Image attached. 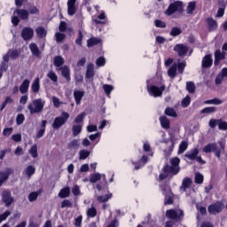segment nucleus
Listing matches in <instances>:
<instances>
[{
	"mask_svg": "<svg viewBox=\"0 0 227 227\" xmlns=\"http://www.w3.org/2000/svg\"><path fill=\"white\" fill-rule=\"evenodd\" d=\"M55 38H56L57 43H60V42H63V40H65V38H67V35H65V34L57 32L55 34Z\"/></svg>",
	"mask_w": 227,
	"mask_h": 227,
	"instance_id": "49",
	"label": "nucleus"
},
{
	"mask_svg": "<svg viewBox=\"0 0 227 227\" xmlns=\"http://www.w3.org/2000/svg\"><path fill=\"white\" fill-rule=\"evenodd\" d=\"M219 120H215V119H211L208 122V125L211 129H215V127H217V125H219Z\"/></svg>",
	"mask_w": 227,
	"mask_h": 227,
	"instance_id": "62",
	"label": "nucleus"
},
{
	"mask_svg": "<svg viewBox=\"0 0 227 227\" xmlns=\"http://www.w3.org/2000/svg\"><path fill=\"white\" fill-rule=\"evenodd\" d=\"M166 215L172 221H180L184 217V211L182 209H168Z\"/></svg>",
	"mask_w": 227,
	"mask_h": 227,
	"instance_id": "7",
	"label": "nucleus"
},
{
	"mask_svg": "<svg viewBox=\"0 0 227 227\" xmlns=\"http://www.w3.org/2000/svg\"><path fill=\"white\" fill-rule=\"evenodd\" d=\"M176 12L182 13L184 12V3L176 1L168 5V8L165 11L166 15H173Z\"/></svg>",
	"mask_w": 227,
	"mask_h": 227,
	"instance_id": "4",
	"label": "nucleus"
},
{
	"mask_svg": "<svg viewBox=\"0 0 227 227\" xmlns=\"http://www.w3.org/2000/svg\"><path fill=\"white\" fill-rule=\"evenodd\" d=\"M86 118V113H82L80 114L75 119H74V123H81L82 120Z\"/></svg>",
	"mask_w": 227,
	"mask_h": 227,
	"instance_id": "57",
	"label": "nucleus"
},
{
	"mask_svg": "<svg viewBox=\"0 0 227 227\" xmlns=\"http://www.w3.org/2000/svg\"><path fill=\"white\" fill-rule=\"evenodd\" d=\"M194 10H196V2H190L186 9L188 15H191Z\"/></svg>",
	"mask_w": 227,
	"mask_h": 227,
	"instance_id": "43",
	"label": "nucleus"
},
{
	"mask_svg": "<svg viewBox=\"0 0 227 227\" xmlns=\"http://www.w3.org/2000/svg\"><path fill=\"white\" fill-rule=\"evenodd\" d=\"M103 89L105 90V93H106V95H111V90L114 88H113V85L105 84V85H103Z\"/></svg>",
	"mask_w": 227,
	"mask_h": 227,
	"instance_id": "63",
	"label": "nucleus"
},
{
	"mask_svg": "<svg viewBox=\"0 0 227 227\" xmlns=\"http://www.w3.org/2000/svg\"><path fill=\"white\" fill-rule=\"evenodd\" d=\"M191 104V97L186 96L181 103L182 107H189V105Z\"/></svg>",
	"mask_w": 227,
	"mask_h": 227,
	"instance_id": "54",
	"label": "nucleus"
},
{
	"mask_svg": "<svg viewBox=\"0 0 227 227\" xmlns=\"http://www.w3.org/2000/svg\"><path fill=\"white\" fill-rule=\"evenodd\" d=\"M226 58V52L223 51L221 52V50H217L215 52V65L217 67L219 63H221V60L224 59Z\"/></svg>",
	"mask_w": 227,
	"mask_h": 227,
	"instance_id": "16",
	"label": "nucleus"
},
{
	"mask_svg": "<svg viewBox=\"0 0 227 227\" xmlns=\"http://www.w3.org/2000/svg\"><path fill=\"white\" fill-rule=\"evenodd\" d=\"M98 43H100V39L95 37L90 38L87 41L88 47H93L95 45H98Z\"/></svg>",
	"mask_w": 227,
	"mask_h": 227,
	"instance_id": "42",
	"label": "nucleus"
},
{
	"mask_svg": "<svg viewBox=\"0 0 227 227\" xmlns=\"http://www.w3.org/2000/svg\"><path fill=\"white\" fill-rule=\"evenodd\" d=\"M86 77L87 79H91L92 77H95V66L93 65V63H90L87 65Z\"/></svg>",
	"mask_w": 227,
	"mask_h": 227,
	"instance_id": "20",
	"label": "nucleus"
},
{
	"mask_svg": "<svg viewBox=\"0 0 227 227\" xmlns=\"http://www.w3.org/2000/svg\"><path fill=\"white\" fill-rule=\"evenodd\" d=\"M218 145H220V148L217 147L216 143L207 144L203 147L202 151L204 153H210L211 152H214L215 157H217V159H221V152L224 151V143L220 141L218 142Z\"/></svg>",
	"mask_w": 227,
	"mask_h": 227,
	"instance_id": "2",
	"label": "nucleus"
},
{
	"mask_svg": "<svg viewBox=\"0 0 227 227\" xmlns=\"http://www.w3.org/2000/svg\"><path fill=\"white\" fill-rule=\"evenodd\" d=\"M68 196H70V187L63 188L59 192V198H68Z\"/></svg>",
	"mask_w": 227,
	"mask_h": 227,
	"instance_id": "31",
	"label": "nucleus"
},
{
	"mask_svg": "<svg viewBox=\"0 0 227 227\" xmlns=\"http://www.w3.org/2000/svg\"><path fill=\"white\" fill-rule=\"evenodd\" d=\"M2 201L5 204V207H10L15 200L12 196V192L9 191H4L2 192Z\"/></svg>",
	"mask_w": 227,
	"mask_h": 227,
	"instance_id": "8",
	"label": "nucleus"
},
{
	"mask_svg": "<svg viewBox=\"0 0 227 227\" xmlns=\"http://www.w3.org/2000/svg\"><path fill=\"white\" fill-rule=\"evenodd\" d=\"M73 204L70 200H64L61 203V208H67V207H70L72 208Z\"/></svg>",
	"mask_w": 227,
	"mask_h": 227,
	"instance_id": "56",
	"label": "nucleus"
},
{
	"mask_svg": "<svg viewBox=\"0 0 227 227\" xmlns=\"http://www.w3.org/2000/svg\"><path fill=\"white\" fill-rule=\"evenodd\" d=\"M62 72V75L67 79V81H70V68L67 66H64L63 67L60 68Z\"/></svg>",
	"mask_w": 227,
	"mask_h": 227,
	"instance_id": "30",
	"label": "nucleus"
},
{
	"mask_svg": "<svg viewBox=\"0 0 227 227\" xmlns=\"http://www.w3.org/2000/svg\"><path fill=\"white\" fill-rule=\"evenodd\" d=\"M179 35H182V30L176 27H172V29L170 30V35L178 36Z\"/></svg>",
	"mask_w": 227,
	"mask_h": 227,
	"instance_id": "51",
	"label": "nucleus"
},
{
	"mask_svg": "<svg viewBox=\"0 0 227 227\" xmlns=\"http://www.w3.org/2000/svg\"><path fill=\"white\" fill-rule=\"evenodd\" d=\"M35 36V30L31 27H24L21 30V37L23 38V40L27 41V40H31V38H33Z\"/></svg>",
	"mask_w": 227,
	"mask_h": 227,
	"instance_id": "11",
	"label": "nucleus"
},
{
	"mask_svg": "<svg viewBox=\"0 0 227 227\" xmlns=\"http://www.w3.org/2000/svg\"><path fill=\"white\" fill-rule=\"evenodd\" d=\"M154 24H155L156 27H166V23H164L160 20H154Z\"/></svg>",
	"mask_w": 227,
	"mask_h": 227,
	"instance_id": "64",
	"label": "nucleus"
},
{
	"mask_svg": "<svg viewBox=\"0 0 227 227\" xmlns=\"http://www.w3.org/2000/svg\"><path fill=\"white\" fill-rule=\"evenodd\" d=\"M7 53L9 55V58L12 59H17V58H19L20 54L17 50H9Z\"/></svg>",
	"mask_w": 227,
	"mask_h": 227,
	"instance_id": "41",
	"label": "nucleus"
},
{
	"mask_svg": "<svg viewBox=\"0 0 227 227\" xmlns=\"http://www.w3.org/2000/svg\"><path fill=\"white\" fill-rule=\"evenodd\" d=\"M224 210V204L221 201H217L208 206L207 211L211 215H217Z\"/></svg>",
	"mask_w": 227,
	"mask_h": 227,
	"instance_id": "6",
	"label": "nucleus"
},
{
	"mask_svg": "<svg viewBox=\"0 0 227 227\" xmlns=\"http://www.w3.org/2000/svg\"><path fill=\"white\" fill-rule=\"evenodd\" d=\"M72 131H73L74 137H75L79 136L80 132L82 131V126L80 124L73 125Z\"/></svg>",
	"mask_w": 227,
	"mask_h": 227,
	"instance_id": "35",
	"label": "nucleus"
},
{
	"mask_svg": "<svg viewBox=\"0 0 227 227\" xmlns=\"http://www.w3.org/2000/svg\"><path fill=\"white\" fill-rule=\"evenodd\" d=\"M29 84H31V81L28 79H25L21 85L20 86V91L21 95H26L27 91H29Z\"/></svg>",
	"mask_w": 227,
	"mask_h": 227,
	"instance_id": "18",
	"label": "nucleus"
},
{
	"mask_svg": "<svg viewBox=\"0 0 227 227\" xmlns=\"http://www.w3.org/2000/svg\"><path fill=\"white\" fill-rule=\"evenodd\" d=\"M77 0H67V15L70 17L77 13Z\"/></svg>",
	"mask_w": 227,
	"mask_h": 227,
	"instance_id": "10",
	"label": "nucleus"
},
{
	"mask_svg": "<svg viewBox=\"0 0 227 227\" xmlns=\"http://www.w3.org/2000/svg\"><path fill=\"white\" fill-rule=\"evenodd\" d=\"M53 65L57 67H62V65H65V59L61 56L54 57Z\"/></svg>",
	"mask_w": 227,
	"mask_h": 227,
	"instance_id": "27",
	"label": "nucleus"
},
{
	"mask_svg": "<svg viewBox=\"0 0 227 227\" xmlns=\"http://www.w3.org/2000/svg\"><path fill=\"white\" fill-rule=\"evenodd\" d=\"M90 157V151L88 150H81L79 152V160H86Z\"/></svg>",
	"mask_w": 227,
	"mask_h": 227,
	"instance_id": "32",
	"label": "nucleus"
},
{
	"mask_svg": "<svg viewBox=\"0 0 227 227\" xmlns=\"http://www.w3.org/2000/svg\"><path fill=\"white\" fill-rule=\"evenodd\" d=\"M213 63L214 60L212 59V55H206L202 59V68H210Z\"/></svg>",
	"mask_w": 227,
	"mask_h": 227,
	"instance_id": "15",
	"label": "nucleus"
},
{
	"mask_svg": "<svg viewBox=\"0 0 227 227\" xmlns=\"http://www.w3.org/2000/svg\"><path fill=\"white\" fill-rule=\"evenodd\" d=\"M191 185H192V179H191L190 177H185L183 180L182 185L180 186L181 192H185V191H187V189H189Z\"/></svg>",
	"mask_w": 227,
	"mask_h": 227,
	"instance_id": "17",
	"label": "nucleus"
},
{
	"mask_svg": "<svg viewBox=\"0 0 227 227\" xmlns=\"http://www.w3.org/2000/svg\"><path fill=\"white\" fill-rule=\"evenodd\" d=\"M81 146V143L77 139H74L70 141V143L67 145V148L69 150H77Z\"/></svg>",
	"mask_w": 227,
	"mask_h": 227,
	"instance_id": "29",
	"label": "nucleus"
},
{
	"mask_svg": "<svg viewBox=\"0 0 227 227\" xmlns=\"http://www.w3.org/2000/svg\"><path fill=\"white\" fill-rule=\"evenodd\" d=\"M200 153V150L198 148L192 149L190 152L185 153V157L187 159H190V160H196V158L198 157Z\"/></svg>",
	"mask_w": 227,
	"mask_h": 227,
	"instance_id": "21",
	"label": "nucleus"
},
{
	"mask_svg": "<svg viewBox=\"0 0 227 227\" xmlns=\"http://www.w3.org/2000/svg\"><path fill=\"white\" fill-rule=\"evenodd\" d=\"M186 90L189 93H195L196 85L192 82H186Z\"/></svg>",
	"mask_w": 227,
	"mask_h": 227,
	"instance_id": "40",
	"label": "nucleus"
},
{
	"mask_svg": "<svg viewBox=\"0 0 227 227\" xmlns=\"http://www.w3.org/2000/svg\"><path fill=\"white\" fill-rule=\"evenodd\" d=\"M217 111V108L215 106H209L202 109L200 111L201 114H210L212 113H215Z\"/></svg>",
	"mask_w": 227,
	"mask_h": 227,
	"instance_id": "36",
	"label": "nucleus"
},
{
	"mask_svg": "<svg viewBox=\"0 0 227 227\" xmlns=\"http://www.w3.org/2000/svg\"><path fill=\"white\" fill-rule=\"evenodd\" d=\"M207 22L209 31H215V29H217V21H215L214 19L208 18Z\"/></svg>",
	"mask_w": 227,
	"mask_h": 227,
	"instance_id": "24",
	"label": "nucleus"
},
{
	"mask_svg": "<svg viewBox=\"0 0 227 227\" xmlns=\"http://www.w3.org/2000/svg\"><path fill=\"white\" fill-rule=\"evenodd\" d=\"M187 142H182L181 145H179V151L178 153H184L187 150Z\"/></svg>",
	"mask_w": 227,
	"mask_h": 227,
	"instance_id": "61",
	"label": "nucleus"
},
{
	"mask_svg": "<svg viewBox=\"0 0 227 227\" xmlns=\"http://www.w3.org/2000/svg\"><path fill=\"white\" fill-rule=\"evenodd\" d=\"M176 70L177 65L176 63H174L168 70V77H171V79H175V77H176Z\"/></svg>",
	"mask_w": 227,
	"mask_h": 227,
	"instance_id": "22",
	"label": "nucleus"
},
{
	"mask_svg": "<svg viewBox=\"0 0 227 227\" xmlns=\"http://www.w3.org/2000/svg\"><path fill=\"white\" fill-rule=\"evenodd\" d=\"M28 153H30L33 159H36V157H38V146L34 145L28 151Z\"/></svg>",
	"mask_w": 227,
	"mask_h": 227,
	"instance_id": "38",
	"label": "nucleus"
},
{
	"mask_svg": "<svg viewBox=\"0 0 227 227\" xmlns=\"http://www.w3.org/2000/svg\"><path fill=\"white\" fill-rule=\"evenodd\" d=\"M175 52H177L178 56L182 58L183 56H185L187 52H189V47L185 44H176L174 47Z\"/></svg>",
	"mask_w": 227,
	"mask_h": 227,
	"instance_id": "12",
	"label": "nucleus"
},
{
	"mask_svg": "<svg viewBox=\"0 0 227 227\" xmlns=\"http://www.w3.org/2000/svg\"><path fill=\"white\" fill-rule=\"evenodd\" d=\"M160 121L163 129H169V120L167 117L165 116L160 117Z\"/></svg>",
	"mask_w": 227,
	"mask_h": 227,
	"instance_id": "39",
	"label": "nucleus"
},
{
	"mask_svg": "<svg viewBox=\"0 0 227 227\" xmlns=\"http://www.w3.org/2000/svg\"><path fill=\"white\" fill-rule=\"evenodd\" d=\"M203 180H204L203 175H201L198 172L195 173V184H203Z\"/></svg>",
	"mask_w": 227,
	"mask_h": 227,
	"instance_id": "53",
	"label": "nucleus"
},
{
	"mask_svg": "<svg viewBox=\"0 0 227 227\" xmlns=\"http://www.w3.org/2000/svg\"><path fill=\"white\" fill-rule=\"evenodd\" d=\"M31 90L34 93L40 91V78H35L31 85Z\"/></svg>",
	"mask_w": 227,
	"mask_h": 227,
	"instance_id": "28",
	"label": "nucleus"
},
{
	"mask_svg": "<svg viewBox=\"0 0 227 227\" xmlns=\"http://www.w3.org/2000/svg\"><path fill=\"white\" fill-rule=\"evenodd\" d=\"M204 104L213 105V106H221L223 104V100L220 98H215L214 99L206 100Z\"/></svg>",
	"mask_w": 227,
	"mask_h": 227,
	"instance_id": "33",
	"label": "nucleus"
},
{
	"mask_svg": "<svg viewBox=\"0 0 227 227\" xmlns=\"http://www.w3.org/2000/svg\"><path fill=\"white\" fill-rule=\"evenodd\" d=\"M165 114H167V116H171L172 118H176V112L170 107L166 108Z\"/></svg>",
	"mask_w": 227,
	"mask_h": 227,
	"instance_id": "47",
	"label": "nucleus"
},
{
	"mask_svg": "<svg viewBox=\"0 0 227 227\" xmlns=\"http://www.w3.org/2000/svg\"><path fill=\"white\" fill-rule=\"evenodd\" d=\"M38 200V192H33L28 195V201L33 203V201H36Z\"/></svg>",
	"mask_w": 227,
	"mask_h": 227,
	"instance_id": "55",
	"label": "nucleus"
},
{
	"mask_svg": "<svg viewBox=\"0 0 227 227\" xmlns=\"http://www.w3.org/2000/svg\"><path fill=\"white\" fill-rule=\"evenodd\" d=\"M177 72L179 74H184V70L185 69L186 64L185 61L180 62V59L177 61Z\"/></svg>",
	"mask_w": 227,
	"mask_h": 227,
	"instance_id": "45",
	"label": "nucleus"
},
{
	"mask_svg": "<svg viewBox=\"0 0 227 227\" xmlns=\"http://www.w3.org/2000/svg\"><path fill=\"white\" fill-rule=\"evenodd\" d=\"M13 174V169L6 168L4 172L0 171V187L10 178V176Z\"/></svg>",
	"mask_w": 227,
	"mask_h": 227,
	"instance_id": "14",
	"label": "nucleus"
},
{
	"mask_svg": "<svg viewBox=\"0 0 227 227\" xmlns=\"http://www.w3.org/2000/svg\"><path fill=\"white\" fill-rule=\"evenodd\" d=\"M111 198H113V194H107V195H101V196H98L97 200L99 203H106V201H109V200H111Z\"/></svg>",
	"mask_w": 227,
	"mask_h": 227,
	"instance_id": "34",
	"label": "nucleus"
},
{
	"mask_svg": "<svg viewBox=\"0 0 227 227\" xmlns=\"http://www.w3.org/2000/svg\"><path fill=\"white\" fill-rule=\"evenodd\" d=\"M170 164L165 165L163 168V172L160 175V180H166L169 175H177L180 172V159L176 157L170 159Z\"/></svg>",
	"mask_w": 227,
	"mask_h": 227,
	"instance_id": "1",
	"label": "nucleus"
},
{
	"mask_svg": "<svg viewBox=\"0 0 227 227\" xmlns=\"http://www.w3.org/2000/svg\"><path fill=\"white\" fill-rule=\"evenodd\" d=\"M15 13L19 15L21 20H27L29 19V12L26 9H17Z\"/></svg>",
	"mask_w": 227,
	"mask_h": 227,
	"instance_id": "19",
	"label": "nucleus"
},
{
	"mask_svg": "<svg viewBox=\"0 0 227 227\" xmlns=\"http://www.w3.org/2000/svg\"><path fill=\"white\" fill-rule=\"evenodd\" d=\"M28 47L33 56H36V57L40 56V49H38V45H36V43H31Z\"/></svg>",
	"mask_w": 227,
	"mask_h": 227,
	"instance_id": "25",
	"label": "nucleus"
},
{
	"mask_svg": "<svg viewBox=\"0 0 227 227\" xmlns=\"http://www.w3.org/2000/svg\"><path fill=\"white\" fill-rule=\"evenodd\" d=\"M101 178H102V175L96 173L90 176V182L91 184H97V182H98V180H100Z\"/></svg>",
	"mask_w": 227,
	"mask_h": 227,
	"instance_id": "46",
	"label": "nucleus"
},
{
	"mask_svg": "<svg viewBox=\"0 0 227 227\" xmlns=\"http://www.w3.org/2000/svg\"><path fill=\"white\" fill-rule=\"evenodd\" d=\"M165 205H172L173 203V199L171 198V192L169 191V189H168V193L165 194Z\"/></svg>",
	"mask_w": 227,
	"mask_h": 227,
	"instance_id": "50",
	"label": "nucleus"
},
{
	"mask_svg": "<svg viewBox=\"0 0 227 227\" xmlns=\"http://www.w3.org/2000/svg\"><path fill=\"white\" fill-rule=\"evenodd\" d=\"M74 100L76 105L79 106L81 104V100H82V97H84V91L75 90L74 92Z\"/></svg>",
	"mask_w": 227,
	"mask_h": 227,
	"instance_id": "23",
	"label": "nucleus"
},
{
	"mask_svg": "<svg viewBox=\"0 0 227 227\" xmlns=\"http://www.w3.org/2000/svg\"><path fill=\"white\" fill-rule=\"evenodd\" d=\"M87 215L88 217H96L97 216V208L90 207L87 210Z\"/></svg>",
	"mask_w": 227,
	"mask_h": 227,
	"instance_id": "52",
	"label": "nucleus"
},
{
	"mask_svg": "<svg viewBox=\"0 0 227 227\" xmlns=\"http://www.w3.org/2000/svg\"><path fill=\"white\" fill-rule=\"evenodd\" d=\"M35 171H36V168L32 165L27 166L25 169V173L29 178L35 175Z\"/></svg>",
	"mask_w": 227,
	"mask_h": 227,
	"instance_id": "37",
	"label": "nucleus"
},
{
	"mask_svg": "<svg viewBox=\"0 0 227 227\" xmlns=\"http://www.w3.org/2000/svg\"><path fill=\"white\" fill-rule=\"evenodd\" d=\"M35 33L38 38H45L47 36V30L43 27H38L35 28Z\"/></svg>",
	"mask_w": 227,
	"mask_h": 227,
	"instance_id": "26",
	"label": "nucleus"
},
{
	"mask_svg": "<svg viewBox=\"0 0 227 227\" xmlns=\"http://www.w3.org/2000/svg\"><path fill=\"white\" fill-rule=\"evenodd\" d=\"M70 118V114L67 112L62 113V116L60 117H56L55 120L53 121L52 127L55 129V130H58L60 127H63L65 123H67V121Z\"/></svg>",
	"mask_w": 227,
	"mask_h": 227,
	"instance_id": "5",
	"label": "nucleus"
},
{
	"mask_svg": "<svg viewBox=\"0 0 227 227\" xmlns=\"http://www.w3.org/2000/svg\"><path fill=\"white\" fill-rule=\"evenodd\" d=\"M219 130H227V121L223 119H218Z\"/></svg>",
	"mask_w": 227,
	"mask_h": 227,
	"instance_id": "44",
	"label": "nucleus"
},
{
	"mask_svg": "<svg viewBox=\"0 0 227 227\" xmlns=\"http://www.w3.org/2000/svg\"><path fill=\"white\" fill-rule=\"evenodd\" d=\"M166 90V86H161L160 88L152 85L151 87H148V91L150 95H153V97H160L162 95V91Z\"/></svg>",
	"mask_w": 227,
	"mask_h": 227,
	"instance_id": "9",
	"label": "nucleus"
},
{
	"mask_svg": "<svg viewBox=\"0 0 227 227\" xmlns=\"http://www.w3.org/2000/svg\"><path fill=\"white\" fill-rule=\"evenodd\" d=\"M47 77L52 81V82H58V74L54 71H50L47 74Z\"/></svg>",
	"mask_w": 227,
	"mask_h": 227,
	"instance_id": "48",
	"label": "nucleus"
},
{
	"mask_svg": "<svg viewBox=\"0 0 227 227\" xmlns=\"http://www.w3.org/2000/svg\"><path fill=\"white\" fill-rule=\"evenodd\" d=\"M45 106V101L42 98L34 99L27 106V109L30 114H38L43 111V107Z\"/></svg>",
	"mask_w": 227,
	"mask_h": 227,
	"instance_id": "3",
	"label": "nucleus"
},
{
	"mask_svg": "<svg viewBox=\"0 0 227 227\" xmlns=\"http://www.w3.org/2000/svg\"><path fill=\"white\" fill-rule=\"evenodd\" d=\"M9 215H12V212H10V211H5L4 214L0 215V223L3 221H6V219H8Z\"/></svg>",
	"mask_w": 227,
	"mask_h": 227,
	"instance_id": "59",
	"label": "nucleus"
},
{
	"mask_svg": "<svg viewBox=\"0 0 227 227\" xmlns=\"http://www.w3.org/2000/svg\"><path fill=\"white\" fill-rule=\"evenodd\" d=\"M227 78V67H223L215 79V84L219 86Z\"/></svg>",
	"mask_w": 227,
	"mask_h": 227,
	"instance_id": "13",
	"label": "nucleus"
},
{
	"mask_svg": "<svg viewBox=\"0 0 227 227\" xmlns=\"http://www.w3.org/2000/svg\"><path fill=\"white\" fill-rule=\"evenodd\" d=\"M24 120H26V117H24V114H18L16 118L17 125H22V123H24Z\"/></svg>",
	"mask_w": 227,
	"mask_h": 227,
	"instance_id": "58",
	"label": "nucleus"
},
{
	"mask_svg": "<svg viewBox=\"0 0 227 227\" xmlns=\"http://www.w3.org/2000/svg\"><path fill=\"white\" fill-rule=\"evenodd\" d=\"M96 65H97V67H104V65H106V58H104V57H99V58L96 60Z\"/></svg>",
	"mask_w": 227,
	"mask_h": 227,
	"instance_id": "60",
	"label": "nucleus"
}]
</instances>
